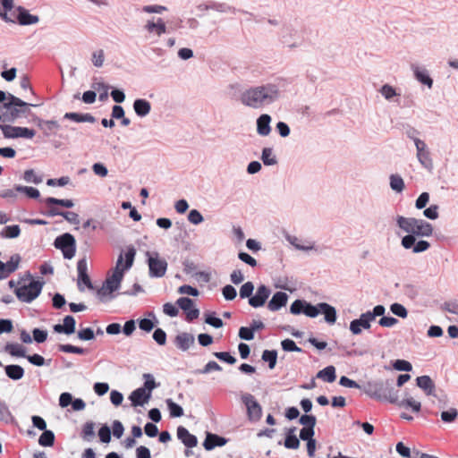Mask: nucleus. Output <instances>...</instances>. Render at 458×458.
Wrapping results in <instances>:
<instances>
[{
	"label": "nucleus",
	"mask_w": 458,
	"mask_h": 458,
	"mask_svg": "<svg viewBox=\"0 0 458 458\" xmlns=\"http://www.w3.org/2000/svg\"><path fill=\"white\" fill-rule=\"evenodd\" d=\"M193 343V336L187 333L180 334L175 338V344L177 347L182 351L188 350Z\"/></svg>",
	"instance_id": "nucleus-27"
},
{
	"label": "nucleus",
	"mask_w": 458,
	"mask_h": 458,
	"mask_svg": "<svg viewBox=\"0 0 458 458\" xmlns=\"http://www.w3.org/2000/svg\"><path fill=\"white\" fill-rule=\"evenodd\" d=\"M271 117L268 114H261L257 120V131L261 136H267L270 133Z\"/></svg>",
	"instance_id": "nucleus-22"
},
{
	"label": "nucleus",
	"mask_w": 458,
	"mask_h": 458,
	"mask_svg": "<svg viewBox=\"0 0 458 458\" xmlns=\"http://www.w3.org/2000/svg\"><path fill=\"white\" fill-rule=\"evenodd\" d=\"M98 436L103 443H109L111 440V431L107 426H103L99 431Z\"/></svg>",
	"instance_id": "nucleus-64"
},
{
	"label": "nucleus",
	"mask_w": 458,
	"mask_h": 458,
	"mask_svg": "<svg viewBox=\"0 0 458 458\" xmlns=\"http://www.w3.org/2000/svg\"><path fill=\"white\" fill-rule=\"evenodd\" d=\"M188 220L193 225H199L203 221V216L197 209H191L188 215Z\"/></svg>",
	"instance_id": "nucleus-59"
},
{
	"label": "nucleus",
	"mask_w": 458,
	"mask_h": 458,
	"mask_svg": "<svg viewBox=\"0 0 458 458\" xmlns=\"http://www.w3.org/2000/svg\"><path fill=\"white\" fill-rule=\"evenodd\" d=\"M288 301V295L284 292L276 293L267 304V308L271 311L279 310L284 307Z\"/></svg>",
	"instance_id": "nucleus-15"
},
{
	"label": "nucleus",
	"mask_w": 458,
	"mask_h": 458,
	"mask_svg": "<svg viewBox=\"0 0 458 458\" xmlns=\"http://www.w3.org/2000/svg\"><path fill=\"white\" fill-rule=\"evenodd\" d=\"M394 368L399 371H411L412 369L411 364L404 360H396Z\"/></svg>",
	"instance_id": "nucleus-58"
},
{
	"label": "nucleus",
	"mask_w": 458,
	"mask_h": 458,
	"mask_svg": "<svg viewBox=\"0 0 458 458\" xmlns=\"http://www.w3.org/2000/svg\"><path fill=\"white\" fill-rule=\"evenodd\" d=\"M281 345L283 350L286 352H301V348H299L295 342L291 339L283 340Z\"/></svg>",
	"instance_id": "nucleus-54"
},
{
	"label": "nucleus",
	"mask_w": 458,
	"mask_h": 458,
	"mask_svg": "<svg viewBox=\"0 0 458 458\" xmlns=\"http://www.w3.org/2000/svg\"><path fill=\"white\" fill-rule=\"evenodd\" d=\"M223 295L225 300L232 301L236 297V290L232 285H225L222 290Z\"/></svg>",
	"instance_id": "nucleus-63"
},
{
	"label": "nucleus",
	"mask_w": 458,
	"mask_h": 458,
	"mask_svg": "<svg viewBox=\"0 0 458 458\" xmlns=\"http://www.w3.org/2000/svg\"><path fill=\"white\" fill-rule=\"evenodd\" d=\"M390 186L394 191L401 192L404 189V182L401 176L392 174L390 176Z\"/></svg>",
	"instance_id": "nucleus-43"
},
{
	"label": "nucleus",
	"mask_w": 458,
	"mask_h": 458,
	"mask_svg": "<svg viewBox=\"0 0 458 458\" xmlns=\"http://www.w3.org/2000/svg\"><path fill=\"white\" fill-rule=\"evenodd\" d=\"M317 377L326 382L332 383L335 380V369L334 366H328L322 370H319L317 374Z\"/></svg>",
	"instance_id": "nucleus-34"
},
{
	"label": "nucleus",
	"mask_w": 458,
	"mask_h": 458,
	"mask_svg": "<svg viewBox=\"0 0 458 458\" xmlns=\"http://www.w3.org/2000/svg\"><path fill=\"white\" fill-rule=\"evenodd\" d=\"M55 443V434L51 430H44L38 438L41 446H52Z\"/></svg>",
	"instance_id": "nucleus-37"
},
{
	"label": "nucleus",
	"mask_w": 458,
	"mask_h": 458,
	"mask_svg": "<svg viewBox=\"0 0 458 458\" xmlns=\"http://www.w3.org/2000/svg\"><path fill=\"white\" fill-rule=\"evenodd\" d=\"M46 205H59L67 208L73 207V201L72 199H59L53 197H48L44 200Z\"/></svg>",
	"instance_id": "nucleus-40"
},
{
	"label": "nucleus",
	"mask_w": 458,
	"mask_h": 458,
	"mask_svg": "<svg viewBox=\"0 0 458 458\" xmlns=\"http://www.w3.org/2000/svg\"><path fill=\"white\" fill-rule=\"evenodd\" d=\"M31 106L33 105L24 102L12 94H8L7 102L4 103L2 106L4 121L12 123L19 118L27 117L30 112V106Z\"/></svg>",
	"instance_id": "nucleus-4"
},
{
	"label": "nucleus",
	"mask_w": 458,
	"mask_h": 458,
	"mask_svg": "<svg viewBox=\"0 0 458 458\" xmlns=\"http://www.w3.org/2000/svg\"><path fill=\"white\" fill-rule=\"evenodd\" d=\"M390 310L394 315L403 318H406L408 315L407 310L404 308V306L399 303L392 304Z\"/></svg>",
	"instance_id": "nucleus-51"
},
{
	"label": "nucleus",
	"mask_w": 458,
	"mask_h": 458,
	"mask_svg": "<svg viewBox=\"0 0 458 458\" xmlns=\"http://www.w3.org/2000/svg\"><path fill=\"white\" fill-rule=\"evenodd\" d=\"M78 337L83 341H89L94 339V332L91 328L87 327L78 332Z\"/></svg>",
	"instance_id": "nucleus-60"
},
{
	"label": "nucleus",
	"mask_w": 458,
	"mask_h": 458,
	"mask_svg": "<svg viewBox=\"0 0 458 458\" xmlns=\"http://www.w3.org/2000/svg\"><path fill=\"white\" fill-rule=\"evenodd\" d=\"M153 339L159 344L164 345L166 343V334L161 328H157L153 334Z\"/></svg>",
	"instance_id": "nucleus-55"
},
{
	"label": "nucleus",
	"mask_w": 458,
	"mask_h": 458,
	"mask_svg": "<svg viewBox=\"0 0 458 458\" xmlns=\"http://www.w3.org/2000/svg\"><path fill=\"white\" fill-rule=\"evenodd\" d=\"M15 191L18 192L25 193L29 198L38 199L39 197V191L38 189L29 186L18 185L15 187Z\"/></svg>",
	"instance_id": "nucleus-44"
},
{
	"label": "nucleus",
	"mask_w": 458,
	"mask_h": 458,
	"mask_svg": "<svg viewBox=\"0 0 458 458\" xmlns=\"http://www.w3.org/2000/svg\"><path fill=\"white\" fill-rule=\"evenodd\" d=\"M397 405L401 408L411 409L412 412L418 413L421 410L420 402L415 400L413 397H406L398 402Z\"/></svg>",
	"instance_id": "nucleus-26"
},
{
	"label": "nucleus",
	"mask_w": 458,
	"mask_h": 458,
	"mask_svg": "<svg viewBox=\"0 0 458 458\" xmlns=\"http://www.w3.org/2000/svg\"><path fill=\"white\" fill-rule=\"evenodd\" d=\"M133 108L139 116H145L150 112L151 106L150 103L145 99H136Z\"/></svg>",
	"instance_id": "nucleus-30"
},
{
	"label": "nucleus",
	"mask_w": 458,
	"mask_h": 458,
	"mask_svg": "<svg viewBox=\"0 0 458 458\" xmlns=\"http://www.w3.org/2000/svg\"><path fill=\"white\" fill-rule=\"evenodd\" d=\"M145 29L149 32L153 33L155 32L157 36H161L162 34L165 33L166 27L165 23L161 18H158L157 22L148 21L147 24L145 25Z\"/></svg>",
	"instance_id": "nucleus-25"
},
{
	"label": "nucleus",
	"mask_w": 458,
	"mask_h": 458,
	"mask_svg": "<svg viewBox=\"0 0 458 458\" xmlns=\"http://www.w3.org/2000/svg\"><path fill=\"white\" fill-rule=\"evenodd\" d=\"M77 270H78V285L81 290H83L81 287V284L83 283L88 288H92V284L90 278L88 275V265L85 259H80L77 263Z\"/></svg>",
	"instance_id": "nucleus-14"
},
{
	"label": "nucleus",
	"mask_w": 458,
	"mask_h": 458,
	"mask_svg": "<svg viewBox=\"0 0 458 458\" xmlns=\"http://www.w3.org/2000/svg\"><path fill=\"white\" fill-rule=\"evenodd\" d=\"M417 386L420 387L427 395L434 394L435 384L428 376H420L416 379Z\"/></svg>",
	"instance_id": "nucleus-23"
},
{
	"label": "nucleus",
	"mask_w": 458,
	"mask_h": 458,
	"mask_svg": "<svg viewBox=\"0 0 458 458\" xmlns=\"http://www.w3.org/2000/svg\"><path fill=\"white\" fill-rule=\"evenodd\" d=\"M254 290V285L251 282H247L242 285L240 289L241 298H250Z\"/></svg>",
	"instance_id": "nucleus-50"
},
{
	"label": "nucleus",
	"mask_w": 458,
	"mask_h": 458,
	"mask_svg": "<svg viewBox=\"0 0 458 458\" xmlns=\"http://www.w3.org/2000/svg\"><path fill=\"white\" fill-rule=\"evenodd\" d=\"M56 249L62 250L65 259H71L75 255V239L70 233L58 236L54 242Z\"/></svg>",
	"instance_id": "nucleus-6"
},
{
	"label": "nucleus",
	"mask_w": 458,
	"mask_h": 458,
	"mask_svg": "<svg viewBox=\"0 0 458 458\" xmlns=\"http://www.w3.org/2000/svg\"><path fill=\"white\" fill-rule=\"evenodd\" d=\"M373 320V317L370 316V311L360 315V318L354 319L350 324V330L353 335H359L361 333V328L369 329L370 327V322Z\"/></svg>",
	"instance_id": "nucleus-10"
},
{
	"label": "nucleus",
	"mask_w": 458,
	"mask_h": 458,
	"mask_svg": "<svg viewBox=\"0 0 458 458\" xmlns=\"http://www.w3.org/2000/svg\"><path fill=\"white\" fill-rule=\"evenodd\" d=\"M148 256V265L149 268V276L152 277H162L165 275L167 269V262L165 259L159 258L157 252L150 254L147 252Z\"/></svg>",
	"instance_id": "nucleus-7"
},
{
	"label": "nucleus",
	"mask_w": 458,
	"mask_h": 458,
	"mask_svg": "<svg viewBox=\"0 0 458 458\" xmlns=\"http://www.w3.org/2000/svg\"><path fill=\"white\" fill-rule=\"evenodd\" d=\"M145 383L142 388L151 394V391L157 386L153 377L150 374H144Z\"/></svg>",
	"instance_id": "nucleus-61"
},
{
	"label": "nucleus",
	"mask_w": 458,
	"mask_h": 458,
	"mask_svg": "<svg viewBox=\"0 0 458 458\" xmlns=\"http://www.w3.org/2000/svg\"><path fill=\"white\" fill-rule=\"evenodd\" d=\"M135 255L136 250L134 247H129L124 255L123 253L119 255L112 276H109L105 283L104 287L108 293H113L119 288L124 272L131 268L133 264Z\"/></svg>",
	"instance_id": "nucleus-3"
},
{
	"label": "nucleus",
	"mask_w": 458,
	"mask_h": 458,
	"mask_svg": "<svg viewBox=\"0 0 458 458\" xmlns=\"http://www.w3.org/2000/svg\"><path fill=\"white\" fill-rule=\"evenodd\" d=\"M21 229L17 225L5 226L1 232V236L4 238H16L20 235Z\"/></svg>",
	"instance_id": "nucleus-38"
},
{
	"label": "nucleus",
	"mask_w": 458,
	"mask_h": 458,
	"mask_svg": "<svg viewBox=\"0 0 458 458\" xmlns=\"http://www.w3.org/2000/svg\"><path fill=\"white\" fill-rule=\"evenodd\" d=\"M290 311L293 315L303 313L310 318H316L318 314L322 313L328 324H334L336 320L335 309L326 302H320L314 306L306 301L296 300L292 303Z\"/></svg>",
	"instance_id": "nucleus-2"
},
{
	"label": "nucleus",
	"mask_w": 458,
	"mask_h": 458,
	"mask_svg": "<svg viewBox=\"0 0 458 458\" xmlns=\"http://www.w3.org/2000/svg\"><path fill=\"white\" fill-rule=\"evenodd\" d=\"M2 132L4 138L7 139H14V138H25V139H32L36 131L32 129H29L26 127H19V126H11V125H0Z\"/></svg>",
	"instance_id": "nucleus-8"
},
{
	"label": "nucleus",
	"mask_w": 458,
	"mask_h": 458,
	"mask_svg": "<svg viewBox=\"0 0 458 458\" xmlns=\"http://www.w3.org/2000/svg\"><path fill=\"white\" fill-rule=\"evenodd\" d=\"M279 92L276 85L267 84L251 87L241 95V102L252 108H261L273 103L278 98Z\"/></svg>",
	"instance_id": "nucleus-1"
},
{
	"label": "nucleus",
	"mask_w": 458,
	"mask_h": 458,
	"mask_svg": "<svg viewBox=\"0 0 458 458\" xmlns=\"http://www.w3.org/2000/svg\"><path fill=\"white\" fill-rule=\"evenodd\" d=\"M177 437L189 448H192L198 444L197 437L182 426L178 427Z\"/></svg>",
	"instance_id": "nucleus-17"
},
{
	"label": "nucleus",
	"mask_w": 458,
	"mask_h": 458,
	"mask_svg": "<svg viewBox=\"0 0 458 458\" xmlns=\"http://www.w3.org/2000/svg\"><path fill=\"white\" fill-rule=\"evenodd\" d=\"M316 417L313 416V415H302L301 418H300V420L299 422L303 425V428H314L315 425H316Z\"/></svg>",
	"instance_id": "nucleus-49"
},
{
	"label": "nucleus",
	"mask_w": 458,
	"mask_h": 458,
	"mask_svg": "<svg viewBox=\"0 0 458 458\" xmlns=\"http://www.w3.org/2000/svg\"><path fill=\"white\" fill-rule=\"evenodd\" d=\"M4 351L14 357H26L25 348L19 344H7Z\"/></svg>",
	"instance_id": "nucleus-35"
},
{
	"label": "nucleus",
	"mask_w": 458,
	"mask_h": 458,
	"mask_svg": "<svg viewBox=\"0 0 458 458\" xmlns=\"http://www.w3.org/2000/svg\"><path fill=\"white\" fill-rule=\"evenodd\" d=\"M414 72L415 77L419 81H420L422 84L427 85L428 88L432 87L433 81L425 71H421L417 68Z\"/></svg>",
	"instance_id": "nucleus-46"
},
{
	"label": "nucleus",
	"mask_w": 458,
	"mask_h": 458,
	"mask_svg": "<svg viewBox=\"0 0 458 458\" xmlns=\"http://www.w3.org/2000/svg\"><path fill=\"white\" fill-rule=\"evenodd\" d=\"M385 392H386V381L376 384L373 386V390L370 393V396L377 400L383 401L384 397H385V395H384Z\"/></svg>",
	"instance_id": "nucleus-39"
},
{
	"label": "nucleus",
	"mask_w": 458,
	"mask_h": 458,
	"mask_svg": "<svg viewBox=\"0 0 458 458\" xmlns=\"http://www.w3.org/2000/svg\"><path fill=\"white\" fill-rule=\"evenodd\" d=\"M105 55L102 49L92 54V62L96 67H101L104 64Z\"/></svg>",
	"instance_id": "nucleus-56"
},
{
	"label": "nucleus",
	"mask_w": 458,
	"mask_h": 458,
	"mask_svg": "<svg viewBox=\"0 0 458 458\" xmlns=\"http://www.w3.org/2000/svg\"><path fill=\"white\" fill-rule=\"evenodd\" d=\"M415 146L417 148V157L423 166L426 168L432 167V160L429 152L426 149V144L420 139H415Z\"/></svg>",
	"instance_id": "nucleus-13"
},
{
	"label": "nucleus",
	"mask_w": 458,
	"mask_h": 458,
	"mask_svg": "<svg viewBox=\"0 0 458 458\" xmlns=\"http://www.w3.org/2000/svg\"><path fill=\"white\" fill-rule=\"evenodd\" d=\"M242 401L247 408L248 417L250 420H259L262 415V409L255 397L250 394L242 395Z\"/></svg>",
	"instance_id": "nucleus-9"
},
{
	"label": "nucleus",
	"mask_w": 458,
	"mask_h": 458,
	"mask_svg": "<svg viewBox=\"0 0 458 458\" xmlns=\"http://www.w3.org/2000/svg\"><path fill=\"white\" fill-rule=\"evenodd\" d=\"M277 353L276 351L266 350L262 353V360L268 362L269 369H274L276 364Z\"/></svg>",
	"instance_id": "nucleus-42"
},
{
	"label": "nucleus",
	"mask_w": 458,
	"mask_h": 458,
	"mask_svg": "<svg viewBox=\"0 0 458 458\" xmlns=\"http://www.w3.org/2000/svg\"><path fill=\"white\" fill-rule=\"evenodd\" d=\"M178 306L186 312V319L192 321L196 319L199 311L198 309L193 308V301L188 297H181L177 300Z\"/></svg>",
	"instance_id": "nucleus-11"
},
{
	"label": "nucleus",
	"mask_w": 458,
	"mask_h": 458,
	"mask_svg": "<svg viewBox=\"0 0 458 458\" xmlns=\"http://www.w3.org/2000/svg\"><path fill=\"white\" fill-rule=\"evenodd\" d=\"M150 394L149 393H147V391L145 390V388H137L136 390H134L131 395H130V400L131 401V404L133 406H142L144 405L146 403L148 402V400L150 399Z\"/></svg>",
	"instance_id": "nucleus-16"
},
{
	"label": "nucleus",
	"mask_w": 458,
	"mask_h": 458,
	"mask_svg": "<svg viewBox=\"0 0 458 458\" xmlns=\"http://www.w3.org/2000/svg\"><path fill=\"white\" fill-rule=\"evenodd\" d=\"M4 370L7 377L13 380H19L24 376V369L20 365H7Z\"/></svg>",
	"instance_id": "nucleus-29"
},
{
	"label": "nucleus",
	"mask_w": 458,
	"mask_h": 458,
	"mask_svg": "<svg viewBox=\"0 0 458 458\" xmlns=\"http://www.w3.org/2000/svg\"><path fill=\"white\" fill-rule=\"evenodd\" d=\"M261 159L267 165H275L276 163V157L273 156V151L270 148H263Z\"/></svg>",
	"instance_id": "nucleus-47"
},
{
	"label": "nucleus",
	"mask_w": 458,
	"mask_h": 458,
	"mask_svg": "<svg viewBox=\"0 0 458 458\" xmlns=\"http://www.w3.org/2000/svg\"><path fill=\"white\" fill-rule=\"evenodd\" d=\"M294 432L295 428H292L286 434L284 445L288 449H298L300 446V440L295 436Z\"/></svg>",
	"instance_id": "nucleus-31"
},
{
	"label": "nucleus",
	"mask_w": 458,
	"mask_h": 458,
	"mask_svg": "<svg viewBox=\"0 0 458 458\" xmlns=\"http://www.w3.org/2000/svg\"><path fill=\"white\" fill-rule=\"evenodd\" d=\"M75 319L72 316H66L64 318V324H57L54 327V330L56 333H64L66 335H71L75 331Z\"/></svg>",
	"instance_id": "nucleus-19"
},
{
	"label": "nucleus",
	"mask_w": 458,
	"mask_h": 458,
	"mask_svg": "<svg viewBox=\"0 0 458 458\" xmlns=\"http://www.w3.org/2000/svg\"><path fill=\"white\" fill-rule=\"evenodd\" d=\"M43 284V282L32 280L29 284L17 287L14 293L21 301L30 303L40 294Z\"/></svg>",
	"instance_id": "nucleus-5"
},
{
	"label": "nucleus",
	"mask_w": 458,
	"mask_h": 458,
	"mask_svg": "<svg viewBox=\"0 0 458 458\" xmlns=\"http://www.w3.org/2000/svg\"><path fill=\"white\" fill-rule=\"evenodd\" d=\"M213 370L220 371V370H222V368L217 362L211 360V361H208L206 364V366L199 372L202 374H207Z\"/></svg>",
	"instance_id": "nucleus-62"
},
{
	"label": "nucleus",
	"mask_w": 458,
	"mask_h": 458,
	"mask_svg": "<svg viewBox=\"0 0 458 458\" xmlns=\"http://www.w3.org/2000/svg\"><path fill=\"white\" fill-rule=\"evenodd\" d=\"M64 118L72 120L76 123H94L95 117L90 114H78V113H66Z\"/></svg>",
	"instance_id": "nucleus-33"
},
{
	"label": "nucleus",
	"mask_w": 458,
	"mask_h": 458,
	"mask_svg": "<svg viewBox=\"0 0 458 458\" xmlns=\"http://www.w3.org/2000/svg\"><path fill=\"white\" fill-rule=\"evenodd\" d=\"M166 403H167L171 417H181L183 415L182 408L179 404L173 402L172 399H167Z\"/></svg>",
	"instance_id": "nucleus-45"
},
{
	"label": "nucleus",
	"mask_w": 458,
	"mask_h": 458,
	"mask_svg": "<svg viewBox=\"0 0 458 458\" xmlns=\"http://www.w3.org/2000/svg\"><path fill=\"white\" fill-rule=\"evenodd\" d=\"M214 356L228 364H234L236 362V359L227 352H214Z\"/></svg>",
	"instance_id": "nucleus-52"
},
{
	"label": "nucleus",
	"mask_w": 458,
	"mask_h": 458,
	"mask_svg": "<svg viewBox=\"0 0 458 458\" xmlns=\"http://www.w3.org/2000/svg\"><path fill=\"white\" fill-rule=\"evenodd\" d=\"M384 401L397 404L399 402L398 392L392 386L389 380L386 381V392L384 394Z\"/></svg>",
	"instance_id": "nucleus-32"
},
{
	"label": "nucleus",
	"mask_w": 458,
	"mask_h": 458,
	"mask_svg": "<svg viewBox=\"0 0 458 458\" xmlns=\"http://www.w3.org/2000/svg\"><path fill=\"white\" fill-rule=\"evenodd\" d=\"M239 337L246 341L252 340L254 338L253 329L250 327H242L239 330Z\"/></svg>",
	"instance_id": "nucleus-57"
},
{
	"label": "nucleus",
	"mask_w": 458,
	"mask_h": 458,
	"mask_svg": "<svg viewBox=\"0 0 458 458\" xmlns=\"http://www.w3.org/2000/svg\"><path fill=\"white\" fill-rule=\"evenodd\" d=\"M417 223V219L414 217H404L398 216L397 217V225L398 226L403 230L404 232L411 234L412 231H414V225Z\"/></svg>",
	"instance_id": "nucleus-28"
},
{
	"label": "nucleus",
	"mask_w": 458,
	"mask_h": 458,
	"mask_svg": "<svg viewBox=\"0 0 458 458\" xmlns=\"http://www.w3.org/2000/svg\"><path fill=\"white\" fill-rule=\"evenodd\" d=\"M2 5L4 8V13H0L2 18L6 21H15V16L14 15H8V13L12 12L13 9V0H2Z\"/></svg>",
	"instance_id": "nucleus-36"
},
{
	"label": "nucleus",
	"mask_w": 458,
	"mask_h": 458,
	"mask_svg": "<svg viewBox=\"0 0 458 458\" xmlns=\"http://www.w3.org/2000/svg\"><path fill=\"white\" fill-rule=\"evenodd\" d=\"M17 10H18L19 13L16 18L20 24L30 25V24H35L38 21V16L29 13V12L27 10H25L24 8L18 7Z\"/></svg>",
	"instance_id": "nucleus-24"
},
{
	"label": "nucleus",
	"mask_w": 458,
	"mask_h": 458,
	"mask_svg": "<svg viewBox=\"0 0 458 458\" xmlns=\"http://www.w3.org/2000/svg\"><path fill=\"white\" fill-rule=\"evenodd\" d=\"M95 424L92 421L86 422L81 430V437L84 440L89 441L95 436Z\"/></svg>",
	"instance_id": "nucleus-41"
},
{
	"label": "nucleus",
	"mask_w": 458,
	"mask_h": 458,
	"mask_svg": "<svg viewBox=\"0 0 458 458\" xmlns=\"http://www.w3.org/2000/svg\"><path fill=\"white\" fill-rule=\"evenodd\" d=\"M270 293L271 292L268 287L264 284L259 285L255 295L249 299V304L254 308L261 307L266 303Z\"/></svg>",
	"instance_id": "nucleus-12"
},
{
	"label": "nucleus",
	"mask_w": 458,
	"mask_h": 458,
	"mask_svg": "<svg viewBox=\"0 0 458 458\" xmlns=\"http://www.w3.org/2000/svg\"><path fill=\"white\" fill-rule=\"evenodd\" d=\"M92 88L98 91L99 90H103V92H101L99 94V100L100 101H105L107 99V97H108V87L106 85H105L104 83L102 82H98V83H94L92 85Z\"/></svg>",
	"instance_id": "nucleus-53"
},
{
	"label": "nucleus",
	"mask_w": 458,
	"mask_h": 458,
	"mask_svg": "<svg viewBox=\"0 0 458 458\" xmlns=\"http://www.w3.org/2000/svg\"><path fill=\"white\" fill-rule=\"evenodd\" d=\"M458 416V411L455 408H450L447 411H442L441 420L445 423L454 422Z\"/></svg>",
	"instance_id": "nucleus-48"
},
{
	"label": "nucleus",
	"mask_w": 458,
	"mask_h": 458,
	"mask_svg": "<svg viewBox=\"0 0 458 458\" xmlns=\"http://www.w3.org/2000/svg\"><path fill=\"white\" fill-rule=\"evenodd\" d=\"M20 260L19 255H13L8 262H3V268L0 270V278H6L13 273L18 268Z\"/></svg>",
	"instance_id": "nucleus-18"
},
{
	"label": "nucleus",
	"mask_w": 458,
	"mask_h": 458,
	"mask_svg": "<svg viewBox=\"0 0 458 458\" xmlns=\"http://www.w3.org/2000/svg\"><path fill=\"white\" fill-rule=\"evenodd\" d=\"M433 233L432 225L422 220L417 219V223L414 225V231H412L411 234L417 236H430Z\"/></svg>",
	"instance_id": "nucleus-21"
},
{
	"label": "nucleus",
	"mask_w": 458,
	"mask_h": 458,
	"mask_svg": "<svg viewBox=\"0 0 458 458\" xmlns=\"http://www.w3.org/2000/svg\"><path fill=\"white\" fill-rule=\"evenodd\" d=\"M227 440L225 437L217 436L216 434L208 433L206 439L203 443L206 450H212L216 446H223L226 444Z\"/></svg>",
	"instance_id": "nucleus-20"
}]
</instances>
